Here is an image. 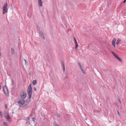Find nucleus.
<instances>
[{
    "instance_id": "1",
    "label": "nucleus",
    "mask_w": 126,
    "mask_h": 126,
    "mask_svg": "<svg viewBox=\"0 0 126 126\" xmlns=\"http://www.w3.org/2000/svg\"><path fill=\"white\" fill-rule=\"evenodd\" d=\"M28 92L29 96V98L30 99L32 95V90L31 84H30L28 88Z\"/></svg>"
},
{
    "instance_id": "2",
    "label": "nucleus",
    "mask_w": 126,
    "mask_h": 126,
    "mask_svg": "<svg viewBox=\"0 0 126 126\" xmlns=\"http://www.w3.org/2000/svg\"><path fill=\"white\" fill-rule=\"evenodd\" d=\"M7 3H6L3 7V14H5L7 11Z\"/></svg>"
},
{
    "instance_id": "3",
    "label": "nucleus",
    "mask_w": 126,
    "mask_h": 126,
    "mask_svg": "<svg viewBox=\"0 0 126 126\" xmlns=\"http://www.w3.org/2000/svg\"><path fill=\"white\" fill-rule=\"evenodd\" d=\"M111 53L115 57L117 58L118 61L121 62L122 61V60L116 54H115L114 52L112 51Z\"/></svg>"
},
{
    "instance_id": "4",
    "label": "nucleus",
    "mask_w": 126,
    "mask_h": 126,
    "mask_svg": "<svg viewBox=\"0 0 126 126\" xmlns=\"http://www.w3.org/2000/svg\"><path fill=\"white\" fill-rule=\"evenodd\" d=\"M3 90L4 93L6 95H8V90L6 87V86H3Z\"/></svg>"
},
{
    "instance_id": "5",
    "label": "nucleus",
    "mask_w": 126,
    "mask_h": 126,
    "mask_svg": "<svg viewBox=\"0 0 126 126\" xmlns=\"http://www.w3.org/2000/svg\"><path fill=\"white\" fill-rule=\"evenodd\" d=\"M20 96L21 98L24 99L26 96V94L25 92H22L20 93Z\"/></svg>"
},
{
    "instance_id": "6",
    "label": "nucleus",
    "mask_w": 126,
    "mask_h": 126,
    "mask_svg": "<svg viewBox=\"0 0 126 126\" xmlns=\"http://www.w3.org/2000/svg\"><path fill=\"white\" fill-rule=\"evenodd\" d=\"M18 103L19 105H23L24 104L25 102L23 99H20L19 100Z\"/></svg>"
},
{
    "instance_id": "7",
    "label": "nucleus",
    "mask_w": 126,
    "mask_h": 126,
    "mask_svg": "<svg viewBox=\"0 0 126 126\" xmlns=\"http://www.w3.org/2000/svg\"><path fill=\"white\" fill-rule=\"evenodd\" d=\"M39 33L40 35L42 38L43 39H45V37L44 33L42 32L41 30H40L39 31Z\"/></svg>"
},
{
    "instance_id": "8",
    "label": "nucleus",
    "mask_w": 126,
    "mask_h": 126,
    "mask_svg": "<svg viewBox=\"0 0 126 126\" xmlns=\"http://www.w3.org/2000/svg\"><path fill=\"white\" fill-rule=\"evenodd\" d=\"M116 40L115 38H114L112 41V44L115 47V43Z\"/></svg>"
},
{
    "instance_id": "9",
    "label": "nucleus",
    "mask_w": 126,
    "mask_h": 126,
    "mask_svg": "<svg viewBox=\"0 0 126 126\" xmlns=\"http://www.w3.org/2000/svg\"><path fill=\"white\" fill-rule=\"evenodd\" d=\"M6 114L7 115H6V117H5V118L7 119L8 121H10V120L11 119L9 115L7 113H6Z\"/></svg>"
},
{
    "instance_id": "10",
    "label": "nucleus",
    "mask_w": 126,
    "mask_h": 126,
    "mask_svg": "<svg viewBox=\"0 0 126 126\" xmlns=\"http://www.w3.org/2000/svg\"><path fill=\"white\" fill-rule=\"evenodd\" d=\"M74 41L75 44L76 45L75 48H76L78 47V45L77 43V42L76 39V38L75 37H74Z\"/></svg>"
},
{
    "instance_id": "11",
    "label": "nucleus",
    "mask_w": 126,
    "mask_h": 126,
    "mask_svg": "<svg viewBox=\"0 0 126 126\" xmlns=\"http://www.w3.org/2000/svg\"><path fill=\"white\" fill-rule=\"evenodd\" d=\"M38 3L39 5L40 6H42V0H38Z\"/></svg>"
},
{
    "instance_id": "12",
    "label": "nucleus",
    "mask_w": 126,
    "mask_h": 126,
    "mask_svg": "<svg viewBox=\"0 0 126 126\" xmlns=\"http://www.w3.org/2000/svg\"><path fill=\"white\" fill-rule=\"evenodd\" d=\"M62 65L63 66V71L64 72L65 71V66L64 63L63 62L62 63Z\"/></svg>"
},
{
    "instance_id": "13",
    "label": "nucleus",
    "mask_w": 126,
    "mask_h": 126,
    "mask_svg": "<svg viewBox=\"0 0 126 126\" xmlns=\"http://www.w3.org/2000/svg\"><path fill=\"white\" fill-rule=\"evenodd\" d=\"M11 53L12 55H13L15 53L14 49L12 47L11 48Z\"/></svg>"
},
{
    "instance_id": "14",
    "label": "nucleus",
    "mask_w": 126,
    "mask_h": 126,
    "mask_svg": "<svg viewBox=\"0 0 126 126\" xmlns=\"http://www.w3.org/2000/svg\"><path fill=\"white\" fill-rule=\"evenodd\" d=\"M121 41V40L119 39H118L117 41H116V44L117 45H118V44Z\"/></svg>"
},
{
    "instance_id": "15",
    "label": "nucleus",
    "mask_w": 126,
    "mask_h": 126,
    "mask_svg": "<svg viewBox=\"0 0 126 126\" xmlns=\"http://www.w3.org/2000/svg\"><path fill=\"white\" fill-rule=\"evenodd\" d=\"M36 80H34L32 81V83L33 85H34L36 84Z\"/></svg>"
},
{
    "instance_id": "16",
    "label": "nucleus",
    "mask_w": 126,
    "mask_h": 126,
    "mask_svg": "<svg viewBox=\"0 0 126 126\" xmlns=\"http://www.w3.org/2000/svg\"><path fill=\"white\" fill-rule=\"evenodd\" d=\"M80 69H81V71L82 72V73H83L84 74H85V72L83 69V68L82 67H81V68H80Z\"/></svg>"
},
{
    "instance_id": "17",
    "label": "nucleus",
    "mask_w": 126,
    "mask_h": 126,
    "mask_svg": "<svg viewBox=\"0 0 126 126\" xmlns=\"http://www.w3.org/2000/svg\"><path fill=\"white\" fill-rule=\"evenodd\" d=\"M53 124L54 126H59L55 122H53Z\"/></svg>"
},
{
    "instance_id": "18",
    "label": "nucleus",
    "mask_w": 126,
    "mask_h": 126,
    "mask_svg": "<svg viewBox=\"0 0 126 126\" xmlns=\"http://www.w3.org/2000/svg\"><path fill=\"white\" fill-rule=\"evenodd\" d=\"M24 60L25 61V64H26V65H28V62L27 61V60H26L25 59H24Z\"/></svg>"
},
{
    "instance_id": "19",
    "label": "nucleus",
    "mask_w": 126,
    "mask_h": 126,
    "mask_svg": "<svg viewBox=\"0 0 126 126\" xmlns=\"http://www.w3.org/2000/svg\"><path fill=\"white\" fill-rule=\"evenodd\" d=\"M0 116L2 118L3 117V115H2V113L1 111H0Z\"/></svg>"
},
{
    "instance_id": "20",
    "label": "nucleus",
    "mask_w": 126,
    "mask_h": 126,
    "mask_svg": "<svg viewBox=\"0 0 126 126\" xmlns=\"http://www.w3.org/2000/svg\"><path fill=\"white\" fill-rule=\"evenodd\" d=\"M3 124L4 126H7V123L5 122H4L3 123Z\"/></svg>"
},
{
    "instance_id": "21",
    "label": "nucleus",
    "mask_w": 126,
    "mask_h": 126,
    "mask_svg": "<svg viewBox=\"0 0 126 126\" xmlns=\"http://www.w3.org/2000/svg\"><path fill=\"white\" fill-rule=\"evenodd\" d=\"M12 83L11 84V85L12 86H13L14 85V81L13 79L12 80Z\"/></svg>"
},
{
    "instance_id": "22",
    "label": "nucleus",
    "mask_w": 126,
    "mask_h": 126,
    "mask_svg": "<svg viewBox=\"0 0 126 126\" xmlns=\"http://www.w3.org/2000/svg\"><path fill=\"white\" fill-rule=\"evenodd\" d=\"M126 0H125L123 2V3H122L121 4V5H122L123 4V3H125L126 2Z\"/></svg>"
},
{
    "instance_id": "23",
    "label": "nucleus",
    "mask_w": 126,
    "mask_h": 126,
    "mask_svg": "<svg viewBox=\"0 0 126 126\" xmlns=\"http://www.w3.org/2000/svg\"><path fill=\"white\" fill-rule=\"evenodd\" d=\"M35 120V118L34 117L32 118V120L33 121H34Z\"/></svg>"
},
{
    "instance_id": "24",
    "label": "nucleus",
    "mask_w": 126,
    "mask_h": 126,
    "mask_svg": "<svg viewBox=\"0 0 126 126\" xmlns=\"http://www.w3.org/2000/svg\"><path fill=\"white\" fill-rule=\"evenodd\" d=\"M79 66L80 68H81L82 67L81 66V65L80 64V63H79Z\"/></svg>"
},
{
    "instance_id": "25",
    "label": "nucleus",
    "mask_w": 126,
    "mask_h": 126,
    "mask_svg": "<svg viewBox=\"0 0 126 126\" xmlns=\"http://www.w3.org/2000/svg\"><path fill=\"white\" fill-rule=\"evenodd\" d=\"M37 30L39 32V31L40 30H41L38 27H37Z\"/></svg>"
},
{
    "instance_id": "26",
    "label": "nucleus",
    "mask_w": 126,
    "mask_h": 126,
    "mask_svg": "<svg viewBox=\"0 0 126 126\" xmlns=\"http://www.w3.org/2000/svg\"><path fill=\"white\" fill-rule=\"evenodd\" d=\"M118 101L120 103V104L121 103V102L120 100V99L119 98L118 99Z\"/></svg>"
},
{
    "instance_id": "27",
    "label": "nucleus",
    "mask_w": 126,
    "mask_h": 126,
    "mask_svg": "<svg viewBox=\"0 0 126 126\" xmlns=\"http://www.w3.org/2000/svg\"><path fill=\"white\" fill-rule=\"evenodd\" d=\"M117 113H118V115L119 116H120V113H119V111H117Z\"/></svg>"
},
{
    "instance_id": "28",
    "label": "nucleus",
    "mask_w": 126,
    "mask_h": 126,
    "mask_svg": "<svg viewBox=\"0 0 126 126\" xmlns=\"http://www.w3.org/2000/svg\"><path fill=\"white\" fill-rule=\"evenodd\" d=\"M33 89L35 91H36V88L35 87H34L33 88Z\"/></svg>"
},
{
    "instance_id": "29",
    "label": "nucleus",
    "mask_w": 126,
    "mask_h": 126,
    "mask_svg": "<svg viewBox=\"0 0 126 126\" xmlns=\"http://www.w3.org/2000/svg\"><path fill=\"white\" fill-rule=\"evenodd\" d=\"M5 107L6 108H7V105L6 104H5Z\"/></svg>"
},
{
    "instance_id": "30",
    "label": "nucleus",
    "mask_w": 126,
    "mask_h": 126,
    "mask_svg": "<svg viewBox=\"0 0 126 126\" xmlns=\"http://www.w3.org/2000/svg\"><path fill=\"white\" fill-rule=\"evenodd\" d=\"M57 117H58L59 118L60 117V115H57Z\"/></svg>"
},
{
    "instance_id": "31",
    "label": "nucleus",
    "mask_w": 126,
    "mask_h": 126,
    "mask_svg": "<svg viewBox=\"0 0 126 126\" xmlns=\"http://www.w3.org/2000/svg\"><path fill=\"white\" fill-rule=\"evenodd\" d=\"M42 115L44 117L45 116L44 114H42Z\"/></svg>"
},
{
    "instance_id": "32",
    "label": "nucleus",
    "mask_w": 126,
    "mask_h": 126,
    "mask_svg": "<svg viewBox=\"0 0 126 126\" xmlns=\"http://www.w3.org/2000/svg\"><path fill=\"white\" fill-rule=\"evenodd\" d=\"M0 56H1V53H0V60L1 59V58Z\"/></svg>"
},
{
    "instance_id": "33",
    "label": "nucleus",
    "mask_w": 126,
    "mask_h": 126,
    "mask_svg": "<svg viewBox=\"0 0 126 126\" xmlns=\"http://www.w3.org/2000/svg\"><path fill=\"white\" fill-rule=\"evenodd\" d=\"M12 113H14V112H12Z\"/></svg>"
}]
</instances>
